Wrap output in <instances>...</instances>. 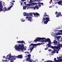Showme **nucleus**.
<instances>
[{"mask_svg": "<svg viewBox=\"0 0 62 62\" xmlns=\"http://www.w3.org/2000/svg\"><path fill=\"white\" fill-rule=\"evenodd\" d=\"M52 43H54V45H57V46H51L50 45H49L48 47H51L52 48H53L54 50H55V49H58L59 50H60V47H61V48H62V44H60L59 42H58L56 40H54L53 41V42ZM59 43V44H58Z\"/></svg>", "mask_w": 62, "mask_h": 62, "instance_id": "f257e3e1", "label": "nucleus"}, {"mask_svg": "<svg viewBox=\"0 0 62 62\" xmlns=\"http://www.w3.org/2000/svg\"><path fill=\"white\" fill-rule=\"evenodd\" d=\"M41 39H42L41 40L42 42H48L50 44L51 43V40L49 38H47L46 39L45 38H37L36 39V41H40Z\"/></svg>", "mask_w": 62, "mask_h": 62, "instance_id": "f03ea898", "label": "nucleus"}, {"mask_svg": "<svg viewBox=\"0 0 62 62\" xmlns=\"http://www.w3.org/2000/svg\"><path fill=\"white\" fill-rule=\"evenodd\" d=\"M11 57H12V58L11 59V61L10 62H14L13 61L14 60L16 59V58H23V55H19L17 56H15V55L14 56H12L11 54H10L9 55V58H11ZM9 59L10 60V58H9Z\"/></svg>", "mask_w": 62, "mask_h": 62, "instance_id": "7ed1b4c3", "label": "nucleus"}, {"mask_svg": "<svg viewBox=\"0 0 62 62\" xmlns=\"http://www.w3.org/2000/svg\"><path fill=\"white\" fill-rule=\"evenodd\" d=\"M15 49L16 50H17L18 51H20V50H23L24 48V45L23 44H19L17 46L16 45H15Z\"/></svg>", "mask_w": 62, "mask_h": 62, "instance_id": "20e7f679", "label": "nucleus"}, {"mask_svg": "<svg viewBox=\"0 0 62 62\" xmlns=\"http://www.w3.org/2000/svg\"><path fill=\"white\" fill-rule=\"evenodd\" d=\"M55 14L56 15V17H59L60 16V17L62 16V15L61 14V12H57L56 11L55 13Z\"/></svg>", "mask_w": 62, "mask_h": 62, "instance_id": "39448f33", "label": "nucleus"}, {"mask_svg": "<svg viewBox=\"0 0 62 62\" xmlns=\"http://www.w3.org/2000/svg\"><path fill=\"white\" fill-rule=\"evenodd\" d=\"M34 44H30L29 45V47H31V46H33L32 47H30V50H32L33 49H34V48H36L37 47L35 46H34Z\"/></svg>", "mask_w": 62, "mask_h": 62, "instance_id": "423d86ee", "label": "nucleus"}, {"mask_svg": "<svg viewBox=\"0 0 62 62\" xmlns=\"http://www.w3.org/2000/svg\"><path fill=\"white\" fill-rule=\"evenodd\" d=\"M49 20H50V18L49 17H43V19H42V22H43V21H47V22H49Z\"/></svg>", "mask_w": 62, "mask_h": 62, "instance_id": "0eeeda50", "label": "nucleus"}, {"mask_svg": "<svg viewBox=\"0 0 62 62\" xmlns=\"http://www.w3.org/2000/svg\"><path fill=\"white\" fill-rule=\"evenodd\" d=\"M26 19H27L30 22L32 21V18L31 16H27L26 17Z\"/></svg>", "mask_w": 62, "mask_h": 62, "instance_id": "6e6552de", "label": "nucleus"}, {"mask_svg": "<svg viewBox=\"0 0 62 62\" xmlns=\"http://www.w3.org/2000/svg\"><path fill=\"white\" fill-rule=\"evenodd\" d=\"M34 15L35 17H36V18H37L38 17V16H39V14L38 13H36V14L35 13H34Z\"/></svg>", "mask_w": 62, "mask_h": 62, "instance_id": "1a4fd4ad", "label": "nucleus"}, {"mask_svg": "<svg viewBox=\"0 0 62 62\" xmlns=\"http://www.w3.org/2000/svg\"><path fill=\"white\" fill-rule=\"evenodd\" d=\"M18 43H20V44H23V43H25V42H24L23 41H17V42Z\"/></svg>", "mask_w": 62, "mask_h": 62, "instance_id": "9d476101", "label": "nucleus"}, {"mask_svg": "<svg viewBox=\"0 0 62 62\" xmlns=\"http://www.w3.org/2000/svg\"><path fill=\"white\" fill-rule=\"evenodd\" d=\"M9 56L8 58V60H4V61H5V62H8V61H9V60H11V58H12V57H11V58H10V59H9Z\"/></svg>", "mask_w": 62, "mask_h": 62, "instance_id": "9b49d317", "label": "nucleus"}, {"mask_svg": "<svg viewBox=\"0 0 62 62\" xmlns=\"http://www.w3.org/2000/svg\"><path fill=\"white\" fill-rule=\"evenodd\" d=\"M34 13H30L28 14V16H33V15H34Z\"/></svg>", "mask_w": 62, "mask_h": 62, "instance_id": "f8f14e48", "label": "nucleus"}, {"mask_svg": "<svg viewBox=\"0 0 62 62\" xmlns=\"http://www.w3.org/2000/svg\"><path fill=\"white\" fill-rule=\"evenodd\" d=\"M35 7H32L33 8H34V10H35V9H39V7H38V6L36 5V6Z\"/></svg>", "mask_w": 62, "mask_h": 62, "instance_id": "ddd939ff", "label": "nucleus"}, {"mask_svg": "<svg viewBox=\"0 0 62 62\" xmlns=\"http://www.w3.org/2000/svg\"><path fill=\"white\" fill-rule=\"evenodd\" d=\"M44 44V43H39L37 44H34V46H35L36 47V46H37V45H41V44Z\"/></svg>", "mask_w": 62, "mask_h": 62, "instance_id": "4468645a", "label": "nucleus"}, {"mask_svg": "<svg viewBox=\"0 0 62 62\" xmlns=\"http://www.w3.org/2000/svg\"><path fill=\"white\" fill-rule=\"evenodd\" d=\"M3 6L1 5L0 4V12L2 11V8H3Z\"/></svg>", "mask_w": 62, "mask_h": 62, "instance_id": "2eb2a0df", "label": "nucleus"}, {"mask_svg": "<svg viewBox=\"0 0 62 62\" xmlns=\"http://www.w3.org/2000/svg\"><path fill=\"white\" fill-rule=\"evenodd\" d=\"M23 16H28V14L27 13L25 12H24L23 13Z\"/></svg>", "mask_w": 62, "mask_h": 62, "instance_id": "dca6fc26", "label": "nucleus"}, {"mask_svg": "<svg viewBox=\"0 0 62 62\" xmlns=\"http://www.w3.org/2000/svg\"><path fill=\"white\" fill-rule=\"evenodd\" d=\"M47 14L46 12L45 13V14L44 15V17H46L47 16V17H49V16H48L47 15H46Z\"/></svg>", "mask_w": 62, "mask_h": 62, "instance_id": "f3484780", "label": "nucleus"}, {"mask_svg": "<svg viewBox=\"0 0 62 62\" xmlns=\"http://www.w3.org/2000/svg\"><path fill=\"white\" fill-rule=\"evenodd\" d=\"M13 7V5H12L9 8H8V10H10V8H12V7Z\"/></svg>", "mask_w": 62, "mask_h": 62, "instance_id": "a211bd4d", "label": "nucleus"}, {"mask_svg": "<svg viewBox=\"0 0 62 62\" xmlns=\"http://www.w3.org/2000/svg\"><path fill=\"white\" fill-rule=\"evenodd\" d=\"M26 8H27L26 6H23V9H26Z\"/></svg>", "mask_w": 62, "mask_h": 62, "instance_id": "6ab92c4d", "label": "nucleus"}, {"mask_svg": "<svg viewBox=\"0 0 62 62\" xmlns=\"http://www.w3.org/2000/svg\"><path fill=\"white\" fill-rule=\"evenodd\" d=\"M44 23L45 24H47V23L48 22V21L46 20L45 21H44Z\"/></svg>", "mask_w": 62, "mask_h": 62, "instance_id": "aec40b11", "label": "nucleus"}, {"mask_svg": "<svg viewBox=\"0 0 62 62\" xmlns=\"http://www.w3.org/2000/svg\"><path fill=\"white\" fill-rule=\"evenodd\" d=\"M57 51V49L55 50L54 49V51H53V53H56V51Z\"/></svg>", "mask_w": 62, "mask_h": 62, "instance_id": "412c9836", "label": "nucleus"}, {"mask_svg": "<svg viewBox=\"0 0 62 62\" xmlns=\"http://www.w3.org/2000/svg\"><path fill=\"white\" fill-rule=\"evenodd\" d=\"M39 5H38V7H41V3L40 2H39L38 3Z\"/></svg>", "mask_w": 62, "mask_h": 62, "instance_id": "4be33fe9", "label": "nucleus"}, {"mask_svg": "<svg viewBox=\"0 0 62 62\" xmlns=\"http://www.w3.org/2000/svg\"><path fill=\"white\" fill-rule=\"evenodd\" d=\"M56 38H57V39H60L61 38V36L56 37Z\"/></svg>", "mask_w": 62, "mask_h": 62, "instance_id": "5701e85b", "label": "nucleus"}, {"mask_svg": "<svg viewBox=\"0 0 62 62\" xmlns=\"http://www.w3.org/2000/svg\"><path fill=\"white\" fill-rule=\"evenodd\" d=\"M62 62V59H59L58 60V62Z\"/></svg>", "mask_w": 62, "mask_h": 62, "instance_id": "b1692460", "label": "nucleus"}, {"mask_svg": "<svg viewBox=\"0 0 62 62\" xmlns=\"http://www.w3.org/2000/svg\"><path fill=\"white\" fill-rule=\"evenodd\" d=\"M4 8H3V9H2V10L3 11H5V10H6L5 7Z\"/></svg>", "mask_w": 62, "mask_h": 62, "instance_id": "393cba45", "label": "nucleus"}, {"mask_svg": "<svg viewBox=\"0 0 62 62\" xmlns=\"http://www.w3.org/2000/svg\"><path fill=\"white\" fill-rule=\"evenodd\" d=\"M26 5L27 6H31V4H26Z\"/></svg>", "mask_w": 62, "mask_h": 62, "instance_id": "a878e982", "label": "nucleus"}, {"mask_svg": "<svg viewBox=\"0 0 62 62\" xmlns=\"http://www.w3.org/2000/svg\"><path fill=\"white\" fill-rule=\"evenodd\" d=\"M46 48H45V50H47L48 48V46H47L46 45Z\"/></svg>", "mask_w": 62, "mask_h": 62, "instance_id": "bb28decb", "label": "nucleus"}, {"mask_svg": "<svg viewBox=\"0 0 62 62\" xmlns=\"http://www.w3.org/2000/svg\"><path fill=\"white\" fill-rule=\"evenodd\" d=\"M9 56V54L8 55H7V56L6 57L5 59H8V56Z\"/></svg>", "mask_w": 62, "mask_h": 62, "instance_id": "cd10ccee", "label": "nucleus"}, {"mask_svg": "<svg viewBox=\"0 0 62 62\" xmlns=\"http://www.w3.org/2000/svg\"><path fill=\"white\" fill-rule=\"evenodd\" d=\"M21 22H24V21H25V20H23V19H21Z\"/></svg>", "mask_w": 62, "mask_h": 62, "instance_id": "c85d7f7f", "label": "nucleus"}, {"mask_svg": "<svg viewBox=\"0 0 62 62\" xmlns=\"http://www.w3.org/2000/svg\"><path fill=\"white\" fill-rule=\"evenodd\" d=\"M8 10V8H6L5 7V11Z\"/></svg>", "mask_w": 62, "mask_h": 62, "instance_id": "c756f323", "label": "nucleus"}, {"mask_svg": "<svg viewBox=\"0 0 62 62\" xmlns=\"http://www.w3.org/2000/svg\"><path fill=\"white\" fill-rule=\"evenodd\" d=\"M31 6H34V3H32L31 4Z\"/></svg>", "mask_w": 62, "mask_h": 62, "instance_id": "7c9ffc66", "label": "nucleus"}, {"mask_svg": "<svg viewBox=\"0 0 62 62\" xmlns=\"http://www.w3.org/2000/svg\"><path fill=\"white\" fill-rule=\"evenodd\" d=\"M62 58V56H60L59 57V59H61Z\"/></svg>", "mask_w": 62, "mask_h": 62, "instance_id": "2f4dec72", "label": "nucleus"}, {"mask_svg": "<svg viewBox=\"0 0 62 62\" xmlns=\"http://www.w3.org/2000/svg\"><path fill=\"white\" fill-rule=\"evenodd\" d=\"M32 2V0H30V3H31Z\"/></svg>", "mask_w": 62, "mask_h": 62, "instance_id": "473e14b6", "label": "nucleus"}, {"mask_svg": "<svg viewBox=\"0 0 62 62\" xmlns=\"http://www.w3.org/2000/svg\"><path fill=\"white\" fill-rule=\"evenodd\" d=\"M24 3V4L25 5H26V2H23Z\"/></svg>", "mask_w": 62, "mask_h": 62, "instance_id": "72a5a7b5", "label": "nucleus"}, {"mask_svg": "<svg viewBox=\"0 0 62 62\" xmlns=\"http://www.w3.org/2000/svg\"><path fill=\"white\" fill-rule=\"evenodd\" d=\"M27 2H28V3H30V1H29V0H27Z\"/></svg>", "mask_w": 62, "mask_h": 62, "instance_id": "f704fd0d", "label": "nucleus"}, {"mask_svg": "<svg viewBox=\"0 0 62 62\" xmlns=\"http://www.w3.org/2000/svg\"><path fill=\"white\" fill-rule=\"evenodd\" d=\"M23 1H22L21 3V6H22V4H23Z\"/></svg>", "mask_w": 62, "mask_h": 62, "instance_id": "c9c22d12", "label": "nucleus"}, {"mask_svg": "<svg viewBox=\"0 0 62 62\" xmlns=\"http://www.w3.org/2000/svg\"><path fill=\"white\" fill-rule=\"evenodd\" d=\"M3 57V58H6V57H5V56H4Z\"/></svg>", "mask_w": 62, "mask_h": 62, "instance_id": "e433bc0d", "label": "nucleus"}, {"mask_svg": "<svg viewBox=\"0 0 62 62\" xmlns=\"http://www.w3.org/2000/svg\"><path fill=\"white\" fill-rule=\"evenodd\" d=\"M59 32H62V30H60V31Z\"/></svg>", "mask_w": 62, "mask_h": 62, "instance_id": "4c0bfd02", "label": "nucleus"}, {"mask_svg": "<svg viewBox=\"0 0 62 62\" xmlns=\"http://www.w3.org/2000/svg\"><path fill=\"white\" fill-rule=\"evenodd\" d=\"M49 51H51V49H49L48 50Z\"/></svg>", "mask_w": 62, "mask_h": 62, "instance_id": "58836bf2", "label": "nucleus"}, {"mask_svg": "<svg viewBox=\"0 0 62 62\" xmlns=\"http://www.w3.org/2000/svg\"><path fill=\"white\" fill-rule=\"evenodd\" d=\"M47 45L48 46H48H49V45H50L49 44H47Z\"/></svg>", "mask_w": 62, "mask_h": 62, "instance_id": "ea45409f", "label": "nucleus"}, {"mask_svg": "<svg viewBox=\"0 0 62 62\" xmlns=\"http://www.w3.org/2000/svg\"><path fill=\"white\" fill-rule=\"evenodd\" d=\"M59 35V33L56 34V35L57 36V35Z\"/></svg>", "mask_w": 62, "mask_h": 62, "instance_id": "a19ab883", "label": "nucleus"}, {"mask_svg": "<svg viewBox=\"0 0 62 62\" xmlns=\"http://www.w3.org/2000/svg\"><path fill=\"white\" fill-rule=\"evenodd\" d=\"M35 41H36V39L34 40L33 42H35Z\"/></svg>", "mask_w": 62, "mask_h": 62, "instance_id": "79ce46f5", "label": "nucleus"}, {"mask_svg": "<svg viewBox=\"0 0 62 62\" xmlns=\"http://www.w3.org/2000/svg\"><path fill=\"white\" fill-rule=\"evenodd\" d=\"M27 53H28L29 54H30V53L29 52H27Z\"/></svg>", "mask_w": 62, "mask_h": 62, "instance_id": "37998d69", "label": "nucleus"}, {"mask_svg": "<svg viewBox=\"0 0 62 62\" xmlns=\"http://www.w3.org/2000/svg\"><path fill=\"white\" fill-rule=\"evenodd\" d=\"M56 53L57 54H58V51H56Z\"/></svg>", "mask_w": 62, "mask_h": 62, "instance_id": "c03bdc74", "label": "nucleus"}, {"mask_svg": "<svg viewBox=\"0 0 62 62\" xmlns=\"http://www.w3.org/2000/svg\"><path fill=\"white\" fill-rule=\"evenodd\" d=\"M42 60L43 61H44V59H43Z\"/></svg>", "mask_w": 62, "mask_h": 62, "instance_id": "a18cd8bd", "label": "nucleus"}, {"mask_svg": "<svg viewBox=\"0 0 62 62\" xmlns=\"http://www.w3.org/2000/svg\"><path fill=\"white\" fill-rule=\"evenodd\" d=\"M11 5H14V4H13V3H12Z\"/></svg>", "mask_w": 62, "mask_h": 62, "instance_id": "49530a36", "label": "nucleus"}, {"mask_svg": "<svg viewBox=\"0 0 62 62\" xmlns=\"http://www.w3.org/2000/svg\"><path fill=\"white\" fill-rule=\"evenodd\" d=\"M15 2V0H13V2Z\"/></svg>", "mask_w": 62, "mask_h": 62, "instance_id": "de8ad7c7", "label": "nucleus"}, {"mask_svg": "<svg viewBox=\"0 0 62 62\" xmlns=\"http://www.w3.org/2000/svg\"><path fill=\"white\" fill-rule=\"evenodd\" d=\"M21 1H23V2H24V0H21Z\"/></svg>", "mask_w": 62, "mask_h": 62, "instance_id": "09e8293b", "label": "nucleus"}, {"mask_svg": "<svg viewBox=\"0 0 62 62\" xmlns=\"http://www.w3.org/2000/svg\"><path fill=\"white\" fill-rule=\"evenodd\" d=\"M33 4H34V5H36V3H33Z\"/></svg>", "mask_w": 62, "mask_h": 62, "instance_id": "8fccbe9b", "label": "nucleus"}, {"mask_svg": "<svg viewBox=\"0 0 62 62\" xmlns=\"http://www.w3.org/2000/svg\"><path fill=\"white\" fill-rule=\"evenodd\" d=\"M41 5H43V3H41Z\"/></svg>", "mask_w": 62, "mask_h": 62, "instance_id": "3c124183", "label": "nucleus"}, {"mask_svg": "<svg viewBox=\"0 0 62 62\" xmlns=\"http://www.w3.org/2000/svg\"><path fill=\"white\" fill-rule=\"evenodd\" d=\"M57 59H59V57H57Z\"/></svg>", "mask_w": 62, "mask_h": 62, "instance_id": "603ef678", "label": "nucleus"}, {"mask_svg": "<svg viewBox=\"0 0 62 62\" xmlns=\"http://www.w3.org/2000/svg\"><path fill=\"white\" fill-rule=\"evenodd\" d=\"M50 1L51 2H52V0H51Z\"/></svg>", "mask_w": 62, "mask_h": 62, "instance_id": "864d4df0", "label": "nucleus"}, {"mask_svg": "<svg viewBox=\"0 0 62 62\" xmlns=\"http://www.w3.org/2000/svg\"><path fill=\"white\" fill-rule=\"evenodd\" d=\"M30 51H30V52H31H31H32V50H30Z\"/></svg>", "mask_w": 62, "mask_h": 62, "instance_id": "5fc2aeb1", "label": "nucleus"}, {"mask_svg": "<svg viewBox=\"0 0 62 62\" xmlns=\"http://www.w3.org/2000/svg\"><path fill=\"white\" fill-rule=\"evenodd\" d=\"M52 7H49L50 8H52Z\"/></svg>", "mask_w": 62, "mask_h": 62, "instance_id": "6e6d98bb", "label": "nucleus"}, {"mask_svg": "<svg viewBox=\"0 0 62 62\" xmlns=\"http://www.w3.org/2000/svg\"><path fill=\"white\" fill-rule=\"evenodd\" d=\"M29 7H28L27 8V9H28Z\"/></svg>", "mask_w": 62, "mask_h": 62, "instance_id": "4d7b16f0", "label": "nucleus"}, {"mask_svg": "<svg viewBox=\"0 0 62 62\" xmlns=\"http://www.w3.org/2000/svg\"><path fill=\"white\" fill-rule=\"evenodd\" d=\"M4 60H2V61H4Z\"/></svg>", "mask_w": 62, "mask_h": 62, "instance_id": "13d9d810", "label": "nucleus"}, {"mask_svg": "<svg viewBox=\"0 0 62 62\" xmlns=\"http://www.w3.org/2000/svg\"><path fill=\"white\" fill-rule=\"evenodd\" d=\"M26 53H27V52H25V54H26Z\"/></svg>", "mask_w": 62, "mask_h": 62, "instance_id": "bf43d9fd", "label": "nucleus"}, {"mask_svg": "<svg viewBox=\"0 0 62 62\" xmlns=\"http://www.w3.org/2000/svg\"><path fill=\"white\" fill-rule=\"evenodd\" d=\"M38 1H39L40 0H38Z\"/></svg>", "mask_w": 62, "mask_h": 62, "instance_id": "052dcab7", "label": "nucleus"}, {"mask_svg": "<svg viewBox=\"0 0 62 62\" xmlns=\"http://www.w3.org/2000/svg\"><path fill=\"white\" fill-rule=\"evenodd\" d=\"M26 0H24V1H25Z\"/></svg>", "mask_w": 62, "mask_h": 62, "instance_id": "680f3d73", "label": "nucleus"}, {"mask_svg": "<svg viewBox=\"0 0 62 62\" xmlns=\"http://www.w3.org/2000/svg\"><path fill=\"white\" fill-rule=\"evenodd\" d=\"M10 3H12V2H10Z\"/></svg>", "mask_w": 62, "mask_h": 62, "instance_id": "e2e57ef3", "label": "nucleus"}, {"mask_svg": "<svg viewBox=\"0 0 62 62\" xmlns=\"http://www.w3.org/2000/svg\"><path fill=\"white\" fill-rule=\"evenodd\" d=\"M24 61H25V60H24L23 61V62H24Z\"/></svg>", "mask_w": 62, "mask_h": 62, "instance_id": "0e129e2a", "label": "nucleus"}, {"mask_svg": "<svg viewBox=\"0 0 62 62\" xmlns=\"http://www.w3.org/2000/svg\"><path fill=\"white\" fill-rule=\"evenodd\" d=\"M18 37H17V38H16L17 39H18Z\"/></svg>", "mask_w": 62, "mask_h": 62, "instance_id": "69168bd1", "label": "nucleus"}, {"mask_svg": "<svg viewBox=\"0 0 62 62\" xmlns=\"http://www.w3.org/2000/svg\"><path fill=\"white\" fill-rule=\"evenodd\" d=\"M21 1H20V3H21Z\"/></svg>", "mask_w": 62, "mask_h": 62, "instance_id": "338daca9", "label": "nucleus"}, {"mask_svg": "<svg viewBox=\"0 0 62 62\" xmlns=\"http://www.w3.org/2000/svg\"><path fill=\"white\" fill-rule=\"evenodd\" d=\"M49 21H50V20H49Z\"/></svg>", "mask_w": 62, "mask_h": 62, "instance_id": "774afa93", "label": "nucleus"}]
</instances>
